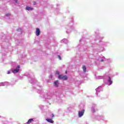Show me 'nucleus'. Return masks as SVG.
<instances>
[{
  "instance_id": "1",
  "label": "nucleus",
  "mask_w": 124,
  "mask_h": 124,
  "mask_svg": "<svg viewBox=\"0 0 124 124\" xmlns=\"http://www.w3.org/2000/svg\"><path fill=\"white\" fill-rule=\"evenodd\" d=\"M58 79H61L63 81H66V80H67V76H63L62 75H59L58 76Z\"/></svg>"
},
{
  "instance_id": "2",
  "label": "nucleus",
  "mask_w": 124,
  "mask_h": 124,
  "mask_svg": "<svg viewBox=\"0 0 124 124\" xmlns=\"http://www.w3.org/2000/svg\"><path fill=\"white\" fill-rule=\"evenodd\" d=\"M84 113H85V109H82V110L78 111L79 118H81L82 116H84Z\"/></svg>"
},
{
  "instance_id": "3",
  "label": "nucleus",
  "mask_w": 124,
  "mask_h": 124,
  "mask_svg": "<svg viewBox=\"0 0 124 124\" xmlns=\"http://www.w3.org/2000/svg\"><path fill=\"white\" fill-rule=\"evenodd\" d=\"M40 30L39 29V28H36V35L37 36H39V35H40Z\"/></svg>"
},
{
  "instance_id": "4",
  "label": "nucleus",
  "mask_w": 124,
  "mask_h": 124,
  "mask_svg": "<svg viewBox=\"0 0 124 124\" xmlns=\"http://www.w3.org/2000/svg\"><path fill=\"white\" fill-rule=\"evenodd\" d=\"M20 71V66H17V68L15 69L13 71V73H17Z\"/></svg>"
},
{
  "instance_id": "5",
  "label": "nucleus",
  "mask_w": 124,
  "mask_h": 124,
  "mask_svg": "<svg viewBox=\"0 0 124 124\" xmlns=\"http://www.w3.org/2000/svg\"><path fill=\"white\" fill-rule=\"evenodd\" d=\"M46 121L48 122V123H50V124H54V121L52 119L47 118Z\"/></svg>"
},
{
  "instance_id": "6",
  "label": "nucleus",
  "mask_w": 124,
  "mask_h": 124,
  "mask_svg": "<svg viewBox=\"0 0 124 124\" xmlns=\"http://www.w3.org/2000/svg\"><path fill=\"white\" fill-rule=\"evenodd\" d=\"M55 87H59V80H56L54 82Z\"/></svg>"
},
{
  "instance_id": "7",
  "label": "nucleus",
  "mask_w": 124,
  "mask_h": 124,
  "mask_svg": "<svg viewBox=\"0 0 124 124\" xmlns=\"http://www.w3.org/2000/svg\"><path fill=\"white\" fill-rule=\"evenodd\" d=\"M82 69L83 70V72H84V73H86V71L87 70V68L86 67L85 65H83L82 66Z\"/></svg>"
},
{
  "instance_id": "8",
  "label": "nucleus",
  "mask_w": 124,
  "mask_h": 124,
  "mask_svg": "<svg viewBox=\"0 0 124 124\" xmlns=\"http://www.w3.org/2000/svg\"><path fill=\"white\" fill-rule=\"evenodd\" d=\"M33 122V119H30L28 120V121L27 122V124H30L31 123Z\"/></svg>"
},
{
  "instance_id": "9",
  "label": "nucleus",
  "mask_w": 124,
  "mask_h": 124,
  "mask_svg": "<svg viewBox=\"0 0 124 124\" xmlns=\"http://www.w3.org/2000/svg\"><path fill=\"white\" fill-rule=\"evenodd\" d=\"M26 10H28V11L33 10V8H31V7L27 6V7H26Z\"/></svg>"
},
{
  "instance_id": "10",
  "label": "nucleus",
  "mask_w": 124,
  "mask_h": 124,
  "mask_svg": "<svg viewBox=\"0 0 124 124\" xmlns=\"http://www.w3.org/2000/svg\"><path fill=\"white\" fill-rule=\"evenodd\" d=\"M108 82H109L110 85H112L113 81L111 80V78L110 77H108Z\"/></svg>"
},
{
  "instance_id": "11",
  "label": "nucleus",
  "mask_w": 124,
  "mask_h": 124,
  "mask_svg": "<svg viewBox=\"0 0 124 124\" xmlns=\"http://www.w3.org/2000/svg\"><path fill=\"white\" fill-rule=\"evenodd\" d=\"M56 74H57L58 75H60V72L58 71H56Z\"/></svg>"
},
{
  "instance_id": "12",
  "label": "nucleus",
  "mask_w": 124,
  "mask_h": 124,
  "mask_svg": "<svg viewBox=\"0 0 124 124\" xmlns=\"http://www.w3.org/2000/svg\"><path fill=\"white\" fill-rule=\"evenodd\" d=\"M58 59H59V60H62V58H61V56L58 55Z\"/></svg>"
},
{
  "instance_id": "13",
  "label": "nucleus",
  "mask_w": 124,
  "mask_h": 124,
  "mask_svg": "<svg viewBox=\"0 0 124 124\" xmlns=\"http://www.w3.org/2000/svg\"><path fill=\"white\" fill-rule=\"evenodd\" d=\"M92 111L93 113H95V110H94V109H93Z\"/></svg>"
},
{
  "instance_id": "14",
  "label": "nucleus",
  "mask_w": 124,
  "mask_h": 124,
  "mask_svg": "<svg viewBox=\"0 0 124 124\" xmlns=\"http://www.w3.org/2000/svg\"><path fill=\"white\" fill-rule=\"evenodd\" d=\"M6 16H10V14H7L6 15Z\"/></svg>"
},
{
  "instance_id": "15",
  "label": "nucleus",
  "mask_w": 124,
  "mask_h": 124,
  "mask_svg": "<svg viewBox=\"0 0 124 124\" xmlns=\"http://www.w3.org/2000/svg\"><path fill=\"white\" fill-rule=\"evenodd\" d=\"M7 74H10V71H8V73H7Z\"/></svg>"
},
{
  "instance_id": "16",
  "label": "nucleus",
  "mask_w": 124,
  "mask_h": 124,
  "mask_svg": "<svg viewBox=\"0 0 124 124\" xmlns=\"http://www.w3.org/2000/svg\"><path fill=\"white\" fill-rule=\"evenodd\" d=\"M52 118H54V114H52Z\"/></svg>"
},
{
  "instance_id": "17",
  "label": "nucleus",
  "mask_w": 124,
  "mask_h": 124,
  "mask_svg": "<svg viewBox=\"0 0 124 124\" xmlns=\"http://www.w3.org/2000/svg\"><path fill=\"white\" fill-rule=\"evenodd\" d=\"M52 77H53V76H50V78H52Z\"/></svg>"
},
{
  "instance_id": "18",
  "label": "nucleus",
  "mask_w": 124,
  "mask_h": 124,
  "mask_svg": "<svg viewBox=\"0 0 124 124\" xmlns=\"http://www.w3.org/2000/svg\"><path fill=\"white\" fill-rule=\"evenodd\" d=\"M103 61H104V60H101V61H102V62H103Z\"/></svg>"
},
{
  "instance_id": "19",
  "label": "nucleus",
  "mask_w": 124,
  "mask_h": 124,
  "mask_svg": "<svg viewBox=\"0 0 124 124\" xmlns=\"http://www.w3.org/2000/svg\"><path fill=\"white\" fill-rule=\"evenodd\" d=\"M65 73H67V71H66Z\"/></svg>"
},
{
  "instance_id": "20",
  "label": "nucleus",
  "mask_w": 124,
  "mask_h": 124,
  "mask_svg": "<svg viewBox=\"0 0 124 124\" xmlns=\"http://www.w3.org/2000/svg\"><path fill=\"white\" fill-rule=\"evenodd\" d=\"M34 5H35V3H34Z\"/></svg>"
}]
</instances>
